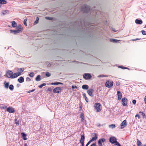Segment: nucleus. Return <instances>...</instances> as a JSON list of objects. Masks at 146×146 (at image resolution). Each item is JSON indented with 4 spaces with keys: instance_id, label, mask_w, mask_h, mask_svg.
Returning <instances> with one entry per match:
<instances>
[{
    "instance_id": "obj_1",
    "label": "nucleus",
    "mask_w": 146,
    "mask_h": 146,
    "mask_svg": "<svg viewBox=\"0 0 146 146\" xmlns=\"http://www.w3.org/2000/svg\"><path fill=\"white\" fill-rule=\"evenodd\" d=\"M22 28L21 25H19L17 27L16 29L15 30H10V32L15 34L17 33H18L20 32H22Z\"/></svg>"
},
{
    "instance_id": "obj_2",
    "label": "nucleus",
    "mask_w": 146,
    "mask_h": 146,
    "mask_svg": "<svg viewBox=\"0 0 146 146\" xmlns=\"http://www.w3.org/2000/svg\"><path fill=\"white\" fill-rule=\"evenodd\" d=\"M90 8L89 6L86 5H83L82 7V11L84 13H88L90 11Z\"/></svg>"
},
{
    "instance_id": "obj_3",
    "label": "nucleus",
    "mask_w": 146,
    "mask_h": 146,
    "mask_svg": "<svg viewBox=\"0 0 146 146\" xmlns=\"http://www.w3.org/2000/svg\"><path fill=\"white\" fill-rule=\"evenodd\" d=\"M94 108L97 112H100L102 110L101 105L100 103H98L95 104Z\"/></svg>"
},
{
    "instance_id": "obj_4",
    "label": "nucleus",
    "mask_w": 146,
    "mask_h": 146,
    "mask_svg": "<svg viewBox=\"0 0 146 146\" xmlns=\"http://www.w3.org/2000/svg\"><path fill=\"white\" fill-rule=\"evenodd\" d=\"M113 81L108 80L106 81L105 84V86L106 87L110 88L113 86Z\"/></svg>"
},
{
    "instance_id": "obj_5",
    "label": "nucleus",
    "mask_w": 146,
    "mask_h": 146,
    "mask_svg": "<svg viewBox=\"0 0 146 146\" xmlns=\"http://www.w3.org/2000/svg\"><path fill=\"white\" fill-rule=\"evenodd\" d=\"M83 77L86 80H87L90 79L92 77V76L89 73H85L84 74Z\"/></svg>"
},
{
    "instance_id": "obj_6",
    "label": "nucleus",
    "mask_w": 146,
    "mask_h": 146,
    "mask_svg": "<svg viewBox=\"0 0 146 146\" xmlns=\"http://www.w3.org/2000/svg\"><path fill=\"white\" fill-rule=\"evenodd\" d=\"M116 140L117 139L115 137L113 136L111 137L109 139L110 142L112 144L115 143L117 141Z\"/></svg>"
},
{
    "instance_id": "obj_7",
    "label": "nucleus",
    "mask_w": 146,
    "mask_h": 146,
    "mask_svg": "<svg viewBox=\"0 0 146 146\" xmlns=\"http://www.w3.org/2000/svg\"><path fill=\"white\" fill-rule=\"evenodd\" d=\"M13 72L10 70L8 71L6 74V76L8 78H11L13 77Z\"/></svg>"
},
{
    "instance_id": "obj_8",
    "label": "nucleus",
    "mask_w": 146,
    "mask_h": 146,
    "mask_svg": "<svg viewBox=\"0 0 146 146\" xmlns=\"http://www.w3.org/2000/svg\"><path fill=\"white\" fill-rule=\"evenodd\" d=\"M106 140L104 138H101L98 141V144L99 146H102V143H104Z\"/></svg>"
},
{
    "instance_id": "obj_9",
    "label": "nucleus",
    "mask_w": 146,
    "mask_h": 146,
    "mask_svg": "<svg viewBox=\"0 0 146 146\" xmlns=\"http://www.w3.org/2000/svg\"><path fill=\"white\" fill-rule=\"evenodd\" d=\"M61 90V88L60 87H58L54 88L53 90V92L54 93H59Z\"/></svg>"
},
{
    "instance_id": "obj_10",
    "label": "nucleus",
    "mask_w": 146,
    "mask_h": 146,
    "mask_svg": "<svg viewBox=\"0 0 146 146\" xmlns=\"http://www.w3.org/2000/svg\"><path fill=\"white\" fill-rule=\"evenodd\" d=\"M87 93L91 97H93V93L94 92V90L92 89H90L88 90H87Z\"/></svg>"
},
{
    "instance_id": "obj_11",
    "label": "nucleus",
    "mask_w": 146,
    "mask_h": 146,
    "mask_svg": "<svg viewBox=\"0 0 146 146\" xmlns=\"http://www.w3.org/2000/svg\"><path fill=\"white\" fill-rule=\"evenodd\" d=\"M122 104L123 106H126L127 104V100L125 98H122L121 100Z\"/></svg>"
},
{
    "instance_id": "obj_12",
    "label": "nucleus",
    "mask_w": 146,
    "mask_h": 146,
    "mask_svg": "<svg viewBox=\"0 0 146 146\" xmlns=\"http://www.w3.org/2000/svg\"><path fill=\"white\" fill-rule=\"evenodd\" d=\"M127 125L126 121L124 120L121 123V128L123 129Z\"/></svg>"
},
{
    "instance_id": "obj_13",
    "label": "nucleus",
    "mask_w": 146,
    "mask_h": 146,
    "mask_svg": "<svg viewBox=\"0 0 146 146\" xmlns=\"http://www.w3.org/2000/svg\"><path fill=\"white\" fill-rule=\"evenodd\" d=\"M7 111L10 113H13L15 112L14 109L11 107L7 108Z\"/></svg>"
},
{
    "instance_id": "obj_14",
    "label": "nucleus",
    "mask_w": 146,
    "mask_h": 146,
    "mask_svg": "<svg viewBox=\"0 0 146 146\" xmlns=\"http://www.w3.org/2000/svg\"><path fill=\"white\" fill-rule=\"evenodd\" d=\"M94 135L95 136L92 137V139L90 140L91 142L93 141L96 140L98 138L97 135V134L96 133H94Z\"/></svg>"
},
{
    "instance_id": "obj_15",
    "label": "nucleus",
    "mask_w": 146,
    "mask_h": 146,
    "mask_svg": "<svg viewBox=\"0 0 146 146\" xmlns=\"http://www.w3.org/2000/svg\"><path fill=\"white\" fill-rule=\"evenodd\" d=\"M21 74L20 73L16 72L14 74L13 73V77L12 78H14L17 77V76L21 75Z\"/></svg>"
},
{
    "instance_id": "obj_16",
    "label": "nucleus",
    "mask_w": 146,
    "mask_h": 146,
    "mask_svg": "<svg viewBox=\"0 0 146 146\" xmlns=\"http://www.w3.org/2000/svg\"><path fill=\"white\" fill-rule=\"evenodd\" d=\"M117 95L118 96V100H120L122 98V94L121 92L119 91H117Z\"/></svg>"
},
{
    "instance_id": "obj_17",
    "label": "nucleus",
    "mask_w": 146,
    "mask_h": 146,
    "mask_svg": "<svg viewBox=\"0 0 146 146\" xmlns=\"http://www.w3.org/2000/svg\"><path fill=\"white\" fill-rule=\"evenodd\" d=\"M4 87L6 89H8L9 87V82H6L5 81L4 82Z\"/></svg>"
},
{
    "instance_id": "obj_18",
    "label": "nucleus",
    "mask_w": 146,
    "mask_h": 146,
    "mask_svg": "<svg viewBox=\"0 0 146 146\" xmlns=\"http://www.w3.org/2000/svg\"><path fill=\"white\" fill-rule=\"evenodd\" d=\"M81 138L80 141V143L84 142V140L85 139L84 135V134L81 135Z\"/></svg>"
},
{
    "instance_id": "obj_19",
    "label": "nucleus",
    "mask_w": 146,
    "mask_h": 146,
    "mask_svg": "<svg viewBox=\"0 0 146 146\" xmlns=\"http://www.w3.org/2000/svg\"><path fill=\"white\" fill-rule=\"evenodd\" d=\"M18 81L20 83L23 82L24 81V78L22 76H21L18 79Z\"/></svg>"
},
{
    "instance_id": "obj_20",
    "label": "nucleus",
    "mask_w": 146,
    "mask_h": 146,
    "mask_svg": "<svg viewBox=\"0 0 146 146\" xmlns=\"http://www.w3.org/2000/svg\"><path fill=\"white\" fill-rule=\"evenodd\" d=\"M110 41L111 42H113L114 43H119L120 42V40L115 39H111Z\"/></svg>"
},
{
    "instance_id": "obj_21",
    "label": "nucleus",
    "mask_w": 146,
    "mask_h": 146,
    "mask_svg": "<svg viewBox=\"0 0 146 146\" xmlns=\"http://www.w3.org/2000/svg\"><path fill=\"white\" fill-rule=\"evenodd\" d=\"M2 14L3 15H5L7 14H8L9 12V11L8 10H4L2 11Z\"/></svg>"
},
{
    "instance_id": "obj_22",
    "label": "nucleus",
    "mask_w": 146,
    "mask_h": 146,
    "mask_svg": "<svg viewBox=\"0 0 146 146\" xmlns=\"http://www.w3.org/2000/svg\"><path fill=\"white\" fill-rule=\"evenodd\" d=\"M21 135L22 136L24 140H27V138L26 137V135L24 133H22Z\"/></svg>"
},
{
    "instance_id": "obj_23",
    "label": "nucleus",
    "mask_w": 146,
    "mask_h": 146,
    "mask_svg": "<svg viewBox=\"0 0 146 146\" xmlns=\"http://www.w3.org/2000/svg\"><path fill=\"white\" fill-rule=\"evenodd\" d=\"M51 84L52 85H58V84L62 85L63 84V83L60 82H56L54 83H51Z\"/></svg>"
},
{
    "instance_id": "obj_24",
    "label": "nucleus",
    "mask_w": 146,
    "mask_h": 146,
    "mask_svg": "<svg viewBox=\"0 0 146 146\" xmlns=\"http://www.w3.org/2000/svg\"><path fill=\"white\" fill-rule=\"evenodd\" d=\"M82 87L83 89L88 90L89 88V86L87 85H83L82 86Z\"/></svg>"
},
{
    "instance_id": "obj_25",
    "label": "nucleus",
    "mask_w": 146,
    "mask_h": 146,
    "mask_svg": "<svg viewBox=\"0 0 146 146\" xmlns=\"http://www.w3.org/2000/svg\"><path fill=\"white\" fill-rule=\"evenodd\" d=\"M135 22L136 24H141L142 23V21L141 20L136 19L135 20Z\"/></svg>"
},
{
    "instance_id": "obj_26",
    "label": "nucleus",
    "mask_w": 146,
    "mask_h": 146,
    "mask_svg": "<svg viewBox=\"0 0 146 146\" xmlns=\"http://www.w3.org/2000/svg\"><path fill=\"white\" fill-rule=\"evenodd\" d=\"M24 70V69L23 68H18L17 69V71L18 72V73H20V74H21V73L23 72Z\"/></svg>"
},
{
    "instance_id": "obj_27",
    "label": "nucleus",
    "mask_w": 146,
    "mask_h": 146,
    "mask_svg": "<svg viewBox=\"0 0 146 146\" xmlns=\"http://www.w3.org/2000/svg\"><path fill=\"white\" fill-rule=\"evenodd\" d=\"M12 23V26L13 27H16L17 26V24L15 21L11 22Z\"/></svg>"
},
{
    "instance_id": "obj_28",
    "label": "nucleus",
    "mask_w": 146,
    "mask_h": 146,
    "mask_svg": "<svg viewBox=\"0 0 146 146\" xmlns=\"http://www.w3.org/2000/svg\"><path fill=\"white\" fill-rule=\"evenodd\" d=\"M35 80L37 81H39L41 80L40 76V75H38L35 78Z\"/></svg>"
},
{
    "instance_id": "obj_29",
    "label": "nucleus",
    "mask_w": 146,
    "mask_h": 146,
    "mask_svg": "<svg viewBox=\"0 0 146 146\" xmlns=\"http://www.w3.org/2000/svg\"><path fill=\"white\" fill-rule=\"evenodd\" d=\"M80 118L82 121H83L84 120V115L83 113H81L80 114Z\"/></svg>"
},
{
    "instance_id": "obj_30",
    "label": "nucleus",
    "mask_w": 146,
    "mask_h": 146,
    "mask_svg": "<svg viewBox=\"0 0 146 146\" xmlns=\"http://www.w3.org/2000/svg\"><path fill=\"white\" fill-rule=\"evenodd\" d=\"M137 146H141L142 143L138 139H137Z\"/></svg>"
},
{
    "instance_id": "obj_31",
    "label": "nucleus",
    "mask_w": 146,
    "mask_h": 146,
    "mask_svg": "<svg viewBox=\"0 0 146 146\" xmlns=\"http://www.w3.org/2000/svg\"><path fill=\"white\" fill-rule=\"evenodd\" d=\"M7 3V1L5 0H0V4H5Z\"/></svg>"
},
{
    "instance_id": "obj_32",
    "label": "nucleus",
    "mask_w": 146,
    "mask_h": 146,
    "mask_svg": "<svg viewBox=\"0 0 146 146\" xmlns=\"http://www.w3.org/2000/svg\"><path fill=\"white\" fill-rule=\"evenodd\" d=\"M39 19L38 17H37L36 21L34 22V25H35L37 24L38 22Z\"/></svg>"
},
{
    "instance_id": "obj_33",
    "label": "nucleus",
    "mask_w": 146,
    "mask_h": 146,
    "mask_svg": "<svg viewBox=\"0 0 146 146\" xmlns=\"http://www.w3.org/2000/svg\"><path fill=\"white\" fill-rule=\"evenodd\" d=\"M9 88L11 90H13L14 89L13 86L12 84L10 85L9 86Z\"/></svg>"
},
{
    "instance_id": "obj_34",
    "label": "nucleus",
    "mask_w": 146,
    "mask_h": 146,
    "mask_svg": "<svg viewBox=\"0 0 146 146\" xmlns=\"http://www.w3.org/2000/svg\"><path fill=\"white\" fill-rule=\"evenodd\" d=\"M109 127L110 128H113L115 127V124H111L109 125Z\"/></svg>"
},
{
    "instance_id": "obj_35",
    "label": "nucleus",
    "mask_w": 146,
    "mask_h": 146,
    "mask_svg": "<svg viewBox=\"0 0 146 146\" xmlns=\"http://www.w3.org/2000/svg\"><path fill=\"white\" fill-rule=\"evenodd\" d=\"M46 85V84L45 83H43V84L39 86L38 87L39 88H42V87L43 86H45Z\"/></svg>"
},
{
    "instance_id": "obj_36",
    "label": "nucleus",
    "mask_w": 146,
    "mask_h": 146,
    "mask_svg": "<svg viewBox=\"0 0 146 146\" xmlns=\"http://www.w3.org/2000/svg\"><path fill=\"white\" fill-rule=\"evenodd\" d=\"M46 75L47 77H49L50 76V74L48 72H46Z\"/></svg>"
},
{
    "instance_id": "obj_37",
    "label": "nucleus",
    "mask_w": 146,
    "mask_h": 146,
    "mask_svg": "<svg viewBox=\"0 0 146 146\" xmlns=\"http://www.w3.org/2000/svg\"><path fill=\"white\" fill-rule=\"evenodd\" d=\"M139 113H140L141 114V115L143 116V117H145V115L144 113L140 111L139 112Z\"/></svg>"
},
{
    "instance_id": "obj_38",
    "label": "nucleus",
    "mask_w": 146,
    "mask_h": 146,
    "mask_svg": "<svg viewBox=\"0 0 146 146\" xmlns=\"http://www.w3.org/2000/svg\"><path fill=\"white\" fill-rule=\"evenodd\" d=\"M34 75V73L33 72H31L29 74V76L31 77H33Z\"/></svg>"
},
{
    "instance_id": "obj_39",
    "label": "nucleus",
    "mask_w": 146,
    "mask_h": 146,
    "mask_svg": "<svg viewBox=\"0 0 146 146\" xmlns=\"http://www.w3.org/2000/svg\"><path fill=\"white\" fill-rule=\"evenodd\" d=\"M23 23L24 25L25 26H27V19H25L23 21Z\"/></svg>"
},
{
    "instance_id": "obj_40",
    "label": "nucleus",
    "mask_w": 146,
    "mask_h": 146,
    "mask_svg": "<svg viewBox=\"0 0 146 146\" xmlns=\"http://www.w3.org/2000/svg\"><path fill=\"white\" fill-rule=\"evenodd\" d=\"M115 145H117V146H121V145L117 141L115 143Z\"/></svg>"
},
{
    "instance_id": "obj_41",
    "label": "nucleus",
    "mask_w": 146,
    "mask_h": 146,
    "mask_svg": "<svg viewBox=\"0 0 146 146\" xmlns=\"http://www.w3.org/2000/svg\"><path fill=\"white\" fill-rule=\"evenodd\" d=\"M141 32L143 35H146V31H142Z\"/></svg>"
},
{
    "instance_id": "obj_42",
    "label": "nucleus",
    "mask_w": 146,
    "mask_h": 146,
    "mask_svg": "<svg viewBox=\"0 0 146 146\" xmlns=\"http://www.w3.org/2000/svg\"><path fill=\"white\" fill-rule=\"evenodd\" d=\"M45 19H48L49 20H52V17H46Z\"/></svg>"
},
{
    "instance_id": "obj_43",
    "label": "nucleus",
    "mask_w": 146,
    "mask_h": 146,
    "mask_svg": "<svg viewBox=\"0 0 146 146\" xmlns=\"http://www.w3.org/2000/svg\"><path fill=\"white\" fill-rule=\"evenodd\" d=\"M15 123L17 125H19V121L17 120V119L15 120Z\"/></svg>"
},
{
    "instance_id": "obj_44",
    "label": "nucleus",
    "mask_w": 146,
    "mask_h": 146,
    "mask_svg": "<svg viewBox=\"0 0 146 146\" xmlns=\"http://www.w3.org/2000/svg\"><path fill=\"white\" fill-rule=\"evenodd\" d=\"M77 88H78V87L76 86H72V89H74V88L77 89Z\"/></svg>"
},
{
    "instance_id": "obj_45",
    "label": "nucleus",
    "mask_w": 146,
    "mask_h": 146,
    "mask_svg": "<svg viewBox=\"0 0 146 146\" xmlns=\"http://www.w3.org/2000/svg\"><path fill=\"white\" fill-rule=\"evenodd\" d=\"M52 90V88L51 87L49 88L48 89V92H51Z\"/></svg>"
},
{
    "instance_id": "obj_46",
    "label": "nucleus",
    "mask_w": 146,
    "mask_h": 146,
    "mask_svg": "<svg viewBox=\"0 0 146 146\" xmlns=\"http://www.w3.org/2000/svg\"><path fill=\"white\" fill-rule=\"evenodd\" d=\"M35 91V89H33V90H32L29 91L27 92V93H31V92H33Z\"/></svg>"
},
{
    "instance_id": "obj_47",
    "label": "nucleus",
    "mask_w": 146,
    "mask_h": 146,
    "mask_svg": "<svg viewBox=\"0 0 146 146\" xmlns=\"http://www.w3.org/2000/svg\"><path fill=\"white\" fill-rule=\"evenodd\" d=\"M106 77V76L104 75H99L98 76V78L101 77Z\"/></svg>"
},
{
    "instance_id": "obj_48",
    "label": "nucleus",
    "mask_w": 146,
    "mask_h": 146,
    "mask_svg": "<svg viewBox=\"0 0 146 146\" xmlns=\"http://www.w3.org/2000/svg\"><path fill=\"white\" fill-rule=\"evenodd\" d=\"M26 80L27 81H29L31 80V79L29 77H27L26 78Z\"/></svg>"
},
{
    "instance_id": "obj_49",
    "label": "nucleus",
    "mask_w": 146,
    "mask_h": 146,
    "mask_svg": "<svg viewBox=\"0 0 146 146\" xmlns=\"http://www.w3.org/2000/svg\"><path fill=\"white\" fill-rule=\"evenodd\" d=\"M133 104L135 105L136 103V100H133L132 101Z\"/></svg>"
},
{
    "instance_id": "obj_50",
    "label": "nucleus",
    "mask_w": 146,
    "mask_h": 146,
    "mask_svg": "<svg viewBox=\"0 0 146 146\" xmlns=\"http://www.w3.org/2000/svg\"><path fill=\"white\" fill-rule=\"evenodd\" d=\"M135 117H137L138 119H139L140 117V116L138 114H136L135 116Z\"/></svg>"
},
{
    "instance_id": "obj_51",
    "label": "nucleus",
    "mask_w": 146,
    "mask_h": 146,
    "mask_svg": "<svg viewBox=\"0 0 146 146\" xmlns=\"http://www.w3.org/2000/svg\"><path fill=\"white\" fill-rule=\"evenodd\" d=\"M85 99L86 102H88V100L87 97H85Z\"/></svg>"
},
{
    "instance_id": "obj_52",
    "label": "nucleus",
    "mask_w": 146,
    "mask_h": 146,
    "mask_svg": "<svg viewBox=\"0 0 146 146\" xmlns=\"http://www.w3.org/2000/svg\"><path fill=\"white\" fill-rule=\"evenodd\" d=\"M91 142H90V141H89L88 142V143H87V144H86V146H88V145L90 144L91 143Z\"/></svg>"
},
{
    "instance_id": "obj_53",
    "label": "nucleus",
    "mask_w": 146,
    "mask_h": 146,
    "mask_svg": "<svg viewBox=\"0 0 146 146\" xmlns=\"http://www.w3.org/2000/svg\"><path fill=\"white\" fill-rule=\"evenodd\" d=\"M90 146H96V145L95 143H94L92 144Z\"/></svg>"
},
{
    "instance_id": "obj_54",
    "label": "nucleus",
    "mask_w": 146,
    "mask_h": 146,
    "mask_svg": "<svg viewBox=\"0 0 146 146\" xmlns=\"http://www.w3.org/2000/svg\"><path fill=\"white\" fill-rule=\"evenodd\" d=\"M82 95H83V96L84 98H85V97H86V94H85V93H84V94H83Z\"/></svg>"
},
{
    "instance_id": "obj_55",
    "label": "nucleus",
    "mask_w": 146,
    "mask_h": 146,
    "mask_svg": "<svg viewBox=\"0 0 146 146\" xmlns=\"http://www.w3.org/2000/svg\"><path fill=\"white\" fill-rule=\"evenodd\" d=\"M81 144V146H84V142L80 143Z\"/></svg>"
},
{
    "instance_id": "obj_56",
    "label": "nucleus",
    "mask_w": 146,
    "mask_h": 146,
    "mask_svg": "<svg viewBox=\"0 0 146 146\" xmlns=\"http://www.w3.org/2000/svg\"><path fill=\"white\" fill-rule=\"evenodd\" d=\"M144 100L145 103L146 104V96L145 97Z\"/></svg>"
},
{
    "instance_id": "obj_57",
    "label": "nucleus",
    "mask_w": 146,
    "mask_h": 146,
    "mask_svg": "<svg viewBox=\"0 0 146 146\" xmlns=\"http://www.w3.org/2000/svg\"><path fill=\"white\" fill-rule=\"evenodd\" d=\"M112 30L113 31L115 32H116L117 31L116 30H115V29H114V28H112Z\"/></svg>"
},
{
    "instance_id": "obj_58",
    "label": "nucleus",
    "mask_w": 146,
    "mask_h": 146,
    "mask_svg": "<svg viewBox=\"0 0 146 146\" xmlns=\"http://www.w3.org/2000/svg\"><path fill=\"white\" fill-rule=\"evenodd\" d=\"M118 67L121 68L123 69V67H124L121 66H118Z\"/></svg>"
},
{
    "instance_id": "obj_59",
    "label": "nucleus",
    "mask_w": 146,
    "mask_h": 146,
    "mask_svg": "<svg viewBox=\"0 0 146 146\" xmlns=\"http://www.w3.org/2000/svg\"><path fill=\"white\" fill-rule=\"evenodd\" d=\"M123 69H129V68H128L125 67H123Z\"/></svg>"
},
{
    "instance_id": "obj_60",
    "label": "nucleus",
    "mask_w": 146,
    "mask_h": 146,
    "mask_svg": "<svg viewBox=\"0 0 146 146\" xmlns=\"http://www.w3.org/2000/svg\"><path fill=\"white\" fill-rule=\"evenodd\" d=\"M24 146H28V145H27V143H25L24 144Z\"/></svg>"
},
{
    "instance_id": "obj_61",
    "label": "nucleus",
    "mask_w": 146,
    "mask_h": 146,
    "mask_svg": "<svg viewBox=\"0 0 146 146\" xmlns=\"http://www.w3.org/2000/svg\"><path fill=\"white\" fill-rule=\"evenodd\" d=\"M137 39H133V40H133V41H135V40H136Z\"/></svg>"
},
{
    "instance_id": "obj_62",
    "label": "nucleus",
    "mask_w": 146,
    "mask_h": 146,
    "mask_svg": "<svg viewBox=\"0 0 146 146\" xmlns=\"http://www.w3.org/2000/svg\"><path fill=\"white\" fill-rule=\"evenodd\" d=\"M143 146H146V144L144 145Z\"/></svg>"
},
{
    "instance_id": "obj_63",
    "label": "nucleus",
    "mask_w": 146,
    "mask_h": 146,
    "mask_svg": "<svg viewBox=\"0 0 146 146\" xmlns=\"http://www.w3.org/2000/svg\"><path fill=\"white\" fill-rule=\"evenodd\" d=\"M17 86L18 87H19V85H17Z\"/></svg>"
},
{
    "instance_id": "obj_64",
    "label": "nucleus",
    "mask_w": 146,
    "mask_h": 146,
    "mask_svg": "<svg viewBox=\"0 0 146 146\" xmlns=\"http://www.w3.org/2000/svg\"><path fill=\"white\" fill-rule=\"evenodd\" d=\"M145 27L146 28V25H145Z\"/></svg>"
}]
</instances>
